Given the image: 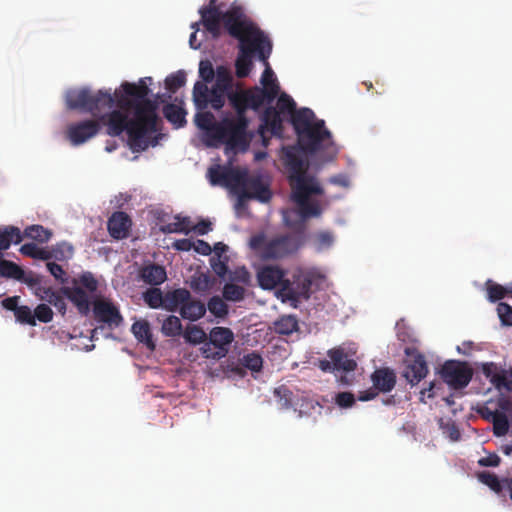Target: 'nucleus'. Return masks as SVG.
<instances>
[{"instance_id":"obj_1","label":"nucleus","mask_w":512,"mask_h":512,"mask_svg":"<svg viewBox=\"0 0 512 512\" xmlns=\"http://www.w3.org/2000/svg\"><path fill=\"white\" fill-rule=\"evenodd\" d=\"M66 106L70 110H80L88 112L93 116H99L97 119L101 126H106V133L109 136H120L124 131L128 135V144L133 152L146 150L151 142L148 133L158 130V115L156 113L157 103L152 100H145L135 105L134 118L128 117L129 109L113 110L107 113L115 105L117 99L111 89H99L93 91L88 87L74 88L66 92ZM157 144V138L152 142V146Z\"/></svg>"},{"instance_id":"obj_2","label":"nucleus","mask_w":512,"mask_h":512,"mask_svg":"<svg viewBox=\"0 0 512 512\" xmlns=\"http://www.w3.org/2000/svg\"><path fill=\"white\" fill-rule=\"evenodd\" d=\"M292 125L302 151L314 154L321 149H326L330 159L335 157L337 149L332 141L331 133L325 128L324 120H315V114L311 109H299L292 116Z\"/></svg>"},{"instance_id":"obj_3","label":"nucleus","mask_w":512,"mask_h":512,"mask_svg":"<svg viewBox=\"0 0 512 512\" xmlns=\"http://www.w3.org/2000/svg\"><path fill=\"white\" fill-rule=\"evenodd\" d=\"M234 38L239 41V54L235 61L236 75L238 78H245L252 70L254 56L261 62L269 59L272 41L255 23L250 26L249 32H242L241 37Z\"/></svg>"},{"instance_id":"obj_4","label":"nucleus","mask_w":512,"mask_h":512,"mask_svg":"<svg viewBox=\"0 0 512 512\" xmlns=\"http://www.w3.org/2000/svg\"><path fill=\"white\" fill-rule=\"evenodd\" d=\"M201 24L213 38L221 34V23L231 37H241L249 32L254 22L245 14L241 6L232 5L227 11L199 9Z\"/></svg>"},{"instance_id":"obj_5","label":"nucleus","mask_w":512,"mask_h":512,"mask_svg":"<svg viewBox=\"0 0 512 512\" xmlns=\"http://www.w3.org/2000/svg\"><path fill=\"white\" fill-rule=\"evenodd\" d=\"M303 244L301 233H283L267 238L259 233L250 238L249 246L260 259L276 261L294 255Z\"/></svg>"},{"instance_id":"obj_6","label":"nucleus","mask_w":512,"mask_h":512,"mask_svg":"<svg viewBox=\"0 0 512 512\" xmlns=\"http://www.w3.org/2000/svg\"><path fill=\"white\" fill-rule=\"evenodd\" d=\"M248 126V118L224 117L218 121L216 135L213 141L208 142V146L217 147L219 144H225L227 150L245 151L250 142L247 135Z\"/></svg>"},{"instance_id":"obj_7","label":"nucleus","mask_w":512,"mask_h":512,"mask_svg":"<svg viewBox=\"0 0 512 512\" xmlns=\"http://www.w3.org/2000/svg\"><path fill=\"white\" fill-rule=\"evenodd\" d=\"M311 286V276L298 271L292 275V279L285 277L282 288L278 290V296L281 297L283 302L288 301L296 308L299 302L310 298Z\"/></svg>"},{"instance_id":"obj_8","label":"nucleus","mask_w":512,"mask_h":512,"mask_svg":"<svg viewBox=\"0 0 512 512\" xmlns=\"http://www.w3.org/2000/svg\"><path fill=\"white\" fill-rule=\"evenodd\" d=\"M323 192L317 181L292 188L291 198L297 204V213L302 220L320 216L321 208L319 204L311 202L309 198L313 194L322 195Z\"/></svg>"},{"instance_id":"obj_9","label":"nucleus","mask_w":512,"mask_h":512,"mask_svg":"<svg viewBox=\"0 0 512 512\" xmlns=\"http://www.w3.org/2000/svg\"><path fill=\"white\" fill-rule=\"evenodd\" d=\"M243 178L237 184L239 188V202L247 199H255L262 203L270 201L272 192L269 183L260 174L249 175L247 170H242Z\"/></svg>"},{"instance_id":"obj_10","label":"nucleus","mask_w":512,"mask_h":512,"mask_svg":"<svg viewBox=\"0 0 512 512\" xmlns=\"http://www.w3.org/2000/svg\"><path fill=\"white\" fill-rule=\"evenodd\" d=\"M147 82L151 83V77L141 78L138 84L124 82L121 85L122 90L114 92L117 99V107L121 109H135V105L145 100L150 93Z\"/></svg>"},{"instance_id":"obj_11","label":"nucleus","mask_w":512,"mask_h":512,"mask_svg":"<svg viewBox=\"0 0 512 512\" xmlns=\"http://www.w3.org/2000/svg\"><path fill=\"white\" fill-rule=\"evenodd\" d=\"M440 375L451 388L462 389L470 383L473 371L464 362L449 360L443 364Z\"/></svg>"},{"instance_id":"obj_12","label":"nucleus","mask_w":512,"mask_h":512,"mask_svg":"<svg viewBox=\"0 0 512 512\" xmlns=\"http://www.w3.org/2000/svg\"><path fill=\"white\" fill-rule=\"evenodd\" d=\"M285 166L289 173L288 177L292 188L316 181L314 177L306 174L308 164L294 148L285 152Z\"/></svg>"},{"instance_id":"obj_13","label":"nucleus","mask_w":512,"mask_h":512,"mask_svg":"<svg viewBox=\"0 0 512 512\" xmlns=\"http://www.w3.org/2000/svg\"><path fill=\"white\" fill-rule=\"evenodd\" d=\"M100 130V121L97 119H85L69 124L66 129V138L73 146H79L95 137Z\"/></svg>"},{"instance_id":"obj_14","label":"nucleus","mask_w":512,"mask_h":512,"mask_svg":"<svg viewBox=\"0 0 512 512\" xmlns=\"http://www.w3.org/2000/svg\"><path fill=\"white\" fill-rule=\"evenodd\" d=\"M207 177L213 186L220 185L237 189V184L240 183L243 178V172L239 168L214 165L208 169Z\"/></svg>"},{"instance_id":"obj_15","label":"nucleus","mask_w":512,"mask_h":512,"mask_svg":"<svg viewBox=\"0 0 512 512\" xmlns=\"http://www.w3.org/2000/svg\"><path fill=\"white\" fill-rule=\"evenodd\" d=\"M229 279L230 282H227L222 290L223 299L230 302H240L244 300L246 289L244 286L238 285L235 282L249 284V272L245 268H242L231 274Z\"/></svg>"},{"instance_id":"obj_16","label":"nucleus","mask_w":512,"mask_h":512,"mask_svg":"<svg viewBox=\"0 0 512 512\" xmlns=\"http://www.w3.org/2000/svg\"><path fill=\"white\" fill-rule=\"evenodd\" d=\"M286 271L277 265H263L257 269L256 278L259 286L264 290L282 288Z\"/></svg>"},{"instance_id":"obj_17","label":"nucleus","mask_w":512,"mask_h":512,"mask_svg":"<svg viewBox=\"0 0 512 512\" xmlns=\"http://www.w3.org/2000/svg\"><path fill=\"white\" fill-rule=\"evenodd\" d=\"M480 371L486 379L499 391L512 392V379L507 378L506 370L495 362H485L480 365Z\"/></svg>"},{"instance_id":"obj_18","label":"nucleus","mask_w":512,"mask_h":512,"mask_svg":"<svg viewBox=\"0 0 512 512\" xmlns=\"http://www.w3.org/2000/svg\"><path fill=\"white\" fill-rule=\"evenodd\" d=\"M93 312L98 322L105 323L109 327H118L123 322V317L118 308L109 301H95Z\"/></svg>"},{"instance_id":"obj_19","label":"nucleus","mask_w":512,"mask_h":512,"mask_svg":"<svg viewBox=\"0 0 512 512\" xmlns=\"http://www.w3.org/2000/svg\"><path fill=\"white\" fill-rule=\"evenodd\" d=\"M131 226V218L123 211L114 212L107 222L108 232L110 236L116 240L127 238L129 236Z\"/></svg>"},{"instance_id":"obj_20","label":"nucleus","mask_w":512,"mask_h":512,"mask_svg":"<svg viewBox=\"0 0 512 512\" xmlns=\"http://www.w3.org/2000/svg\"><path fill=\"white\" fill-rule=\"evenodd\" d=\"M279 90V85H273L268 89L255 87L253 89L245 90L247 107L253 110H257L264 104L265 101L271 103L277 97Z\"/></svg>"},{"instance_id":"obj_21","label":"nucleus","mask_w":512,"mask_h":512,"mask_svg":"<svg viewBox=\"0 0 512 512\" xmlns=\"http://www.w3.org/2000/svg\"><path fill=\"white\" fill-rule=\"evenodd\" d=\"M427 373L428 366L425 357L422 354H417L406 365L403 376L411 385H416L426 377Z\"/></svg>"},{"instance_id":"obj_22","label":"nucleus","mask_w":512,"mask_h":512,"mask_svg":"<svg viewBox=\"0 0 512 512\" xmlns=\"http://www.w3.org/2000/svg\"><path fill=\"white\" fill-rule=\"evenodd\" d=\"M372 384L381 393L392 391L396 385V374L388 367L377 368L370 376Z\"/></svg>"},{"instance_id":"obj_23","label":"nucleus","mask_w":512,"mask_h":512,"mask_svg":"<svg viewBox=\"0 0 512 512\" xmlns=\"http://www.w3.org/2000/svg\"><path fill=\"white\" fill-rule=\"evenodd\" d=\"M61 293L68 298L77 308L78 312L87 316L90 312L89 295L81 287H62Z\"/></svg>"},{"instance_id":"obj_24","label":"nucleus","mask_w":512,"mask_h":512,"mask_svg":"<svg viewBox=\"0 0 512 512\" xmlns=\"http://www.w3.org/2000/svg\"><path fill=\"white\" fill-rule=\"evenodd\" d=\"M262 124L259 132L263 133L264 129H268L273 135H280L283 131L282 119L280 113L274 107H267L261 117Z\"/></svg>"},{"instance_id":"obj_25","label":"nucleus","mask_w":512,"mask_h":512,"mask_svg":"<svg viewBox=\"0 0 512 512\" xmlns=\"http://www.w3.org/2000/svg\"><path fill=\"white\" fill-rule=\"evenodd\" d=\"M327 354L333 361L336 371L351 372L354 371L357 367L356 361L350 358L345 350L341 347L330 349Z\"/></svg>"},{"instance_id":"obj_26","label":"nucleus","mask_w":512,"mask_h":512,"mask_svg":"<svg viewBox=\"0 0 512 512\" xmlns=\"http://www.w3.org/2000/svg\"><path fill=\"white\" fill-rule=\"evenodd\" d=\"M190 292L185 288H177L164 294V309L169 312L180 311L182 305L189 300Z\"/></svg>"},{"instance_id":"obj_27","label":"nucleus","mask_w":512,"mask_h":512,"mask_svg":"<svg viewBox=\"0 0 512 512\" xmlns=\"http://www.w3.org/2000/svg\"><path fill=\"white\" fill-rule=\"evenodd\" d=\"M141 279L149 285H160L167 279L166 270L158 264H148L140 270Z\"/></svg>"},{"instance_id":"obj_28","label":"nucleus","mask_w":512,"mask_h":512,"mask_svg":"<svg viewBox=\"0 0 512 512\" xmlns=\"http://www.w3.org/2000/svg\"><path fill=\"white\" fill-rule=\"evenodd\" d=\"M131 331L135 338L146 345L150 350H154L156 344L153 340L150 324L147 320H138L132 324Z\"/></svg>"},{"instance_id":"obj_29","label":"nucleus","mask_w":512,"mask_h":512,"mask_svg":"<svg viewBox=\"0 0 512 512\" xmlns=\"http://www.w3.org/2000/svg\"><path fill=\"white\" fill-rule=\"evenodd\" d=\"M179 313L183 319L197 321L205 315L206 306L200 300L192 299L190 296L189 300L182 305Z\"/></svg>"},{"instance_id":"obj_30","label":"nucleus","mask_w":512,"mask_h":512,"mask_svg":"<svg viewBox=\"0 0 512 512\" xmlns=\"http://www.w3.org/2000/svg\"><path fill=\"white\" fill-rule=\"evenodd\" d=\"M217 121H215L214 115L209 111H203L196 113L195 124L197 127L206 133L207 143L213 141L216 135Z\"/></svg>"},{"instance_id":"obj_31","label":"nucleus","mask_w":512,"mask_h":512,"mask_svg":"<svg viewBox=\"0 0 512 512\" xmlns=\"http://www.w3.org/2000/svg\"><path fill=\"white\" fill-rule=\"evenodd\" d=\"M208 340L218 348H223L229 351V346L234 340V334L230 328L227 327H214L209 333Z\"/></svg>"},{"instance_id":"obj_32","label":"nucleus","mask_w":512,"mask_h":512,"mask_svg":"<svg viewBox=\"0 0 512 512\" xmlns=\"http://www.w3.org/2000/svg\"><path fill=\"white\" fill-rule=\"evenodd\" d=\"M164 117L176 128L183 127L186 124V111L177 104L169 103L163 107Z\"/></svg>"},{"instance_id":"obj_33","label":"nucleus","mask_w":512,"mask_h":512,"mask_svg":"<svg viewBox=\"0 0 512 512\" xmlns=\"http://www.w3.org/2000/svg\"><path fill=\"white\" fill-rule=\"evenodd\" d=\"M73 254V248L72 246L62 243L57 245L53 249V253L50 251H47L46 249L38 247L37 253L35 255L34 259H40V260H49L52 256H54L58 260H62L64 258H69Z\"/></svg>"},{"instance_id":"obj_34","label":"nucleus","mask_w":512,"mask_h":512,"mask_svg":"<svg viewBox=\"0 0 512 512\" xmlns=\"http://www.w3.org/2000/svg\"><path fill=\"white\" fill-rule=\"evenodd\" d=\"M228 100L230 105L236 112L235 117L247 118L246 111L248 107L245 90L234 91L232 89L228 93Z\"/></svg>"},{"instance_id":"obj_35","label":"nucleus","mask_w":512,"mask_h":512,"mask_svg":"<svg viewBox=\"0 0 512 512\" xmlns=\"http://www.w3.org/2000/svg\"><path fill=\"white\" fill-rule=\"evenodd\" d=\"M23 237L19 228L15 226H8L4 231L0 232V257L2 251L10 247L12 243L19 244Z\"/></svg>"},{"instance_id":"obj_36","label":"nucleus","mask_w":512,"mask_h":512,"mask_svg":"<svg viewBox=\"0 0 512 512\" xmlns=\"http://www.w3.org/2000/svg\"><path fill=\"white\" fill-rule=\"evenodd\" d=\"M210 89L203 82L197 81L193 88V101L199 110H205L209 105Z\"/></svg>"},{"instance_id":"obj_37","label":"nucleus","mask_w":512,"mask_h":512,"mask_svg":"<svg viewBox=\"0 0 512 512\" xmlns=\"http://www.w3.org/2000/svg\"><path fill=\"white\" fill-rule=\"evenodd\" d=\"M274 330L281 335H290L298 330V320L293 315H285L274 322Z\"/></svg>"},{"instance_id":"obj_38","label":"nucleus","mask_w":512,"mask_h":512,"mask_svg":"<svg viewBox=\"0 0 512 512\" xmlns=\"http://www.w3.org/2000/svg\"><path fill=\"white\" fill-rule=\"evenodd\" d=\"M489 416L493 424V433L497 437L504 436L509 430V421L507 416L498 410L490 411Z\"/></svg>"},{"instance_id":"obj_39","label":"nucleus","mask_w":512,"mask_h":512,"mask_svg":"<svg viewBox=\"0 0 512 512\" xmlns=\"http://www.w3.org/2000/svg\"><path fill=\"white\" fill-rule=\"evenodd\" d=\"M487 290V298L490 302H496L503 299L506 295L512 294V285L504 287L492 280H487L485 283Z\"/></svg>"},{"instance_id":"obj_40","label":"nucleus","mask_w":512,"mask_h":512,"mask_svg":"<svg viewBox=\"0 0 512 512\" xmlns=\"http://www.w3.org/2000/svg\"><path fill=\"white\" fill-rule=\"evenodd\" d=\"M161 332L166 337H176L182 333V323L177 316L170 315L162 323Z\"/></svg>"},{"instance_id":"obj_41","label":"nucleus","mask_w":512,"mask_h":512,"mask_svg":"<svg viewBox=\"0 0 512 512\" xmlns=\"http://www.w3.org/2000/svg\"><path fill=\"white\" fill-rule=\"evenodd\" d=\"M212 280L206 273L196 272L190 280V287L197 293H205L210 290Z\"/></svg>"},{"instance_id":"obj_42","label":"nucleus","mask_w":512,"mask_h":512,"mask_svg":"<svg viewBox=\"0 0 512 512\" xmlns=\"http://www.w3.org/2000/svg\"><path fill=\"white\" fill-rule=\"evenodd\" d=\"M0 276L21 280L23 278V269L16 263L1 259L0 260Z\"/></svg>"},{"instance_id":"obj_43","label":"nucleus","mask_w":512,"mask_h":512,"mask_svg":"<svg viewBox=\"0 0 512 512\" xmlns=\"http://www.w3.org/2000/svg\"><path fill=\"white\" fill-rule=\"evenodd\" d=\"M233 79L228 68L225 66H218L216 69V82L213 86L222 91L232 90Z\"/></svg>"},{"instance_id":"obj_44","label":"nucleus","mask_w":512,"mask_h":512,"mask_svg":"<svg viewBox=\"0 0 512 512\" xmlns=\"http://www.w3.org/2000/svg\"><path fill=\"white\" fill-rule=\"evenodd\" d=\"M209 310L217 318H224L229 313V307L219 296H213L209 299L206 310Z\"/></svg>"},{"instance_id":"obj_45","label":"nucleus","mask_w":512,"mask_h":512,"mask_svg":"<svg viewBox=\"0 0 512 512\" xmlns=\"http://www.w3.org/2000/svg\"><path fill=\"white\" fill-rule=\"evenodd\" d=\"M24 235L40 243H46L50 240L52 232L41 225H31L25 229Z\"/></svg>"},{"instance_id":"obj_46","label":"nucleus","mask_w":512,"mask_h":512,"mask_svg":"<svg viewBox=\"0 0 512 512\" xmlns=\"http://www.w3.org/2000/svg\"><path fill=\"white\" fill-rule=\"evenodd\" d=\"M143 299L150 308H164V294L159 288H149L146 292H144Z\"/></svg>"},{"instance_id":"obj_47","label":"nucleus","mask_w":512,"mask_h":512,"mask_svg":"<svg viewBox=\"0 0 512 512\" xmlns=\"http://www.w3.org/2000/svg\"><path fill=\"white\" fill-rule=\"evenodd\" d=\"M477 478L481 483L488 486L496 494H500L502 492L504 482L500 481L494 473L483 471L478 473Z\"/></svg>"},{"instance_id":"obj_48","label":"nucleus","mask_w":512,"mask_h":512,"mask_svg":"<svg viewBox=\"0 0 512 512\" xmlns=\"http://www.w3.org/2000/svg\"><path fill=\"white\" fill-rule=\"evenodd\" d=\"M184 338L186 342L197 345L204 343L207 340V334L201 327L192 325L187 326L184 333Z\"/></svg>"},{"instance_id":"obj_49","label":"nucleus","mask_w":512,"mask_h":512,"mask_svg":"<svg viewBox=\"0 0 512 512\" xmlns=\"http://www.w3.org/2000/svg\"><path fill=\"white\" fill-rule=\"evenodd\" d=\"M185 83L186 73L183 70L172 73L165 79L166 89L171 93H175L178 89L183 87Z\"/></svg>"},{"instance_id":"obj_50","label":"nucleus","mask_w":512,"mask_h":512,"mask_svg":"<svg viewBox=\"0 0 512 512\" xmlns=\"http://www.w3.org/2000/svg\"><path fill=\"white\" fill-rule=\"evenodd\" d=\"M276 110L280 114H289L291 117L298 112L295 101L286 93H282L277 100Z\"/></svg>"},{"instance_id":"obj_51","label":"nucleus","mask_w":512,"mask_h":512,"mask_svg":"<svg viewBox=\"0 0 512 512\" xmlns=\"http://www.w3.org/2000/svg\"><path fill=\"white\" fill-rule=\"evenodd\" d=\"M202 344L201 352L202 355L207 359L219 360L227 355V350L218 348L217 346L213 345L210 340H206Z\"/></svg>"},{"instance_id":"obj_52","label":"nucleus","mask_w":512,"mask_h":512,"mask_svg":"<svg viewBox=\"0 0 512 512\" xmlns=\"http://www.w3.org/2000/svg\"><path fill=\"white\" fill-rule=\"evenodd\" d=\"M229 91H222L213 86L209 93V104L214 110H220L225 105V97L228 98Z\"/></svg>"},{"instance_id":"obj_53","label":"nucleus","mask_w":512,"mask_h":512,"mask_svg":"<svg viewBox=\"0 0 512 512\" xmlns=\"http://www.w3.org/2000/svg\"><path fill=\"white\" fill-rule=\"evenodd\" d=\"M242 365L253 372H259L263 366V359L255 352L248 353L243 356Z\"/></svg>"},{"instance_id":"obj_54","label":"nucleus","mask_w":512,"mask_h":512,"mask_svg":"<svg viewBox=\"0 0 512 512\" xmlns=\"http://www.w3.org/2000/svg\"><path fill=\"white\" fill-rule=\"evenodd\" d=\"M48 296H44V300L49 304L53 305L59 313L65 315L66 313V302L64 300V295L57 291H48Z\"/></svg>"},{"instance_id":"obj_55","label":"nucleus","mask_w":512,"mask_h":512,"mask_svg":"<svg viewBox=\"0 0 512 512\" xmlns=\"http://www.w3.org/2000/svg\"><path fill=\"white\" fill-rule=\"evenodd\" d=\"M14 315L16 320L21 324H28L31 326L36 325L34 312H32L31 308L26 305L19 306Z\"/></svg>"},{"instance_id":"obj_56","label":"nucleus","mask_w":512,"mask_h":512,"mask_svg":"<svg viewBox=\"0 0 512 512\" xmlns=\"http://www.w3.org/2000/svg\"><path fill=\"white\" fill-rule=\"evenodd\" d=\"M216 71L210 60H201L199 63V76L204 82H211L215 77Z\"/></svg>"},{"instance_id":"obj_57","label":"nucleus","mask_w":512,"mask_h":512,"mask_svg":"<svg viewBox=\"0 0 512 512\" xmlns=\"http://www.w3.org/2000/svg\"><path fill=\"white\" fill-rule=\"evenodd\" d=\"M265 66V70L261 77V83L263 85L262 89H268L269 87H272L273 85H278L277 80L275 78L274 72L270 67V64L268 62V59H266V62H262Z\"/></svg>"},{"instance_id":"obj_58","label":"nucleus","mask_w":512,"mask_h":512,"mask_svg":"<svg viewBox=\"0 0 512 512\" xmlns=\"http://www.w3.org/2000/svg\"><path fill=\"white\" fill-rule=\"evenodd\" d=\"M35 320L38 319L40 322L49 323L53 319V311L46 304H39L34 310Z\"/></svg>"},{"instance_id":"obj_59","label":"nucleus","mask_w":512,"mask_h":512,"mask_svg":"<svg viewBox=\"0 0 512 512\" xmlns=\"http://www.w3.org/2000/svg\"><path fill=\"white\" fill-rule=\"evenodd\" d=\"M497 312L504 325L512 326V307L509 304L500 302L497 306Z\"/></svg>"},{"instance_id":"obj_60","label":"nucleus","mask_w":512,"mask_h":512,"mask_svg":"<svg viewBox=\"0 0 512 512\" xmlns=\"http://www.w3.org/2000/svg\"><path fill=\"white\" fill-rule=\"evenodd\" d=\"M440 427L443 430V433L450 438L452 441H458L461 438V433L459 428L454 422L444 423L442 420L440 421Z\"/></svg>"},{"instance_id":"obj_61","label":"nucleus","mask_w":512,"mask_h":512,"mask_svg":"<svg viewBox=\"0 0 512 512\" xmlns=\"http://www.w3.org/2000/svg\"><path fill=\"white\" fill-rule=\"evenodd\" d=\"M335 402L341 408H349L355 404V396L351 392H340L336 395Z\"/></svg>"},{"instance_id":"obj_62","label":"nucleus","mask_w":512,"mask_h":512,"mask_svg":"<svg viewBox=\"0 0 512 512\" xmlns=\"http://www.w3.org/2000/svg\"><path fill=\"white\" fill-rule=\"evenodd\" d=\"M80 282L90 292H95L97 290V281L89 272L81 275Z\"/></svg>"},{"instance_id":"obj_63","label":"nucleus","mask_w":512,"mask_h":512,"mask_svg":"<svg viewBox=\"0 0 512 512\" xmlns=\"http://www.w3.org/2000/svg\"><path fill=\"white\" fill-rule=\"evenodd\" d=\"M501 462L500 457L495 454H489L486 457H482L478 460V465L481 467H497Z\"/></svg>"},{"instance_id":"obj_64","label":"nucleus","mask_w":512,"mask_h":512,"mask_svg":"<svg viewBox=\"0 0 512 512\" xmlns=\"http://www.w3.org/2000/svg\"><path fill=\"white\" fill-rule=\"evenodd\" d=\"M47 269L57 280H60L62 283L66 281V279H64L65 271L61 265L55 262H48Z\"/></svg>"}]
</instances>
